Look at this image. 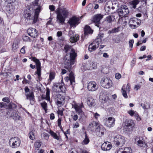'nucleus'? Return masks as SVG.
<instances>
[{
	"instance_id": "774afa93",
	"label": "nucleus",
	"mask_w": 153,
	"mask_h": 153,
	"mask_svg": "<svg viewBox=\"0 0 153 153\" xmlns=\"http://www.w3.org/2000/svg\"><path fill=\"white\" fill-rule=\"evenodd\" d=\"M54 115L53 113H51L50 115V118L51 120H53L54 119Z\"/></svg>"
},
{
	"instance_id": "bf43d9fd",
	"label": "nucleus",
	"mask_w": 153,
	"mask_h": 153,
	"mask_svg": "<svg viewBox=\"0 0 153 153\" xmlns=\"http://www.w3.org/2000/svg\"><path fill=\"white\" fill-rule=\"evenodd\" d=\"M26 48V47L25 46L23 47L21 49L20 52H21L23 53L24 54L25 53V49Z\"/></svg>"
},
{
	"instance_id": "cd10ccee",
	"label": "nucleus",
	"mask_w": 153,
	"mask_h": 153,
	"mask_svg": "<svg viewBox=\"0 0 153 153\" xmlns=\"http://www.w3.org/2000/svg\"><path fill=\"white\" fill-rule=\"evenodd\" d=\"M11 117L15 120V121L21 120V117L19 115L17 112H13L11 114Z\"/></svg>"
},
{
	"instance_id": "9d476101",
	"label": "nucleus",
	"mask_w": 153,
	"mask_h": 153,
	"mask_svg": "<svg viewBox=\"0 0 153 153\" xmlns=\"http://www.w3.org/2000/svg\"><path fill=\"white\" fill-rule=\"evenodd\" d=\"M99 99L100 101L103 103H105L108 101V97L107 92L105 90H101L100 93Z\"/></svg>"
},
{
	"instance_id": "69168bd1",
	"label": "nucleus",
	"mask_w": 153,
	"mask_h": 153,
	"mask_svg": "<svg viewBox=\"0 0 153 153\" xmlns=\"http://www.w3.org/2000/svg\"><path fill=\"white\" fill-rule=\"evenodd\" d=\"M74 128H77L79 127V124L76 122L75 123L74 125Z\"/></svg>"
},
{
	"instance_id": "72a5a7b5",
	"label": "nucleus",
	"mask_w": 153,
	"mask_h": 153,
	"mask_svg": "<svg viewBox=\"0 0 153 153\" xmlns=\"http://www.w3.org/2000/svg\"><path fill=\"white\" fill-rule=\"evenodd\" d=\"M103 37V34H99L97 36V38L95 40V42H96V43H99L100 44L102 42V38Z\"/></svg>"
},
{
	"instance_id": "b1692460",
	"label": "nucleus",
	"mask_w": 153,
	"mask_h": 153,
	"mask_svg": "<svg viewBox=\"0 0 153 153\" xmlns=\"http://www.w3.org/2000/svg\"><path fill=\"white\" fill-rule=\"evenodd\" d=\"M111 148V145L110 143L108 142L103 143L101 146V149L104 151H108L110 150Z\"/></svg>"
},
{
	"instance_id": "3c124183",
	"label": "nucleus",
	"mask_w": 153,
	"mask_h": 153,
	"mask_svg": "<svg viewBox=\"0 0 153 153\" xmlns=\"http://www.w3.org/2000/svg\"><path fill=\"white\" fill-rule=\"evenodd\" d=\"M134 117L137 121H140L141 120V118L139 117L138 113H135Z\"/></svg>"
},
{
	"instance_id": "a211bd4d",
	"label": "nucleus",
	"mask_w": 153,
	"mask_h": 153,
	"mask_svg": "<svg viewBox=\"0 0 153 153\" xmlns=\"http://www.w3.org/2000/svg\"><path fill=\"white\" fill-rule=\"evenodd\" d=\"M137 145L140 147H145L146 146V143L142 137H137L135 140Z\"/></svg>"
},
{
	"instance_id": "49530a36",
	"label": "nucleus",
	"mask_w": 153,
	"mask_h": 153,
	"mask_svg": "<svg viewBox=\"0 0 153 153\" xmlns=\"http://www.w3.org/2000/svg\"><path fill=\"white\" fill-rule=\"evenodd\" d=\"M29 137L32 140L35 139V135L33 131H31L29 133Z\"/></svg>"
},
{
	"instance_id": "79ce46f5",
	"label": "nucleus",
	"mask_w": 153,
	"mask_h": 153,
	"mask_svg": "<svg viewBox=\"0 0 153 153\" xmlns=\"http://www.w3.org/2000/svg\"><path fill=\"white\" fill-rule=\"evenodd\" d=\"M41 105L45 111L46 112L47 110V103L45 102H44L41 103Z\"/></svg>"
},
{
	"instance_id": "4be33fe9",
	"label": "nucleus",
	"mask_w": 153,
	"mask_h": 153,
	"mask_svg": "<svg viewBox=\"0 0 153 153\" xmlns=\"http://www.w3.org/2000/svg\"><path fill=\"white\" fill-rule=\"evenodd\" d=\"M100 124L97 122L93 121L90 123L88 126L90 130L93 132H95L99 126Z\"/></svg>"
},
{
	"instance_id": "473e14b6",
	"label": "nucleus",
	"mask_w": 153,
	"mask_h": 153,
	"mask_svg": "<svg viewBox=\"0 0 153 153\" xmlns=\"http://www.w3.org/2000/svg\"><path fill=\"white\" fill-rule=\"evenodd\" d=\"M49 133L54 139H56L58 140H59L60 137L58 136L57 134L53 131L51 130H50Z\"/></svg>"
},
{
	"instance_id": "603ef678",
	"label": "nucleus",
	"mask_w": 153,
	"mask_h": 153,
	"mask_svg": "<svg viewBox=\"0 0 153 153\" xmlns=\"http://www.w3.org/2000/svg\"><path fill=\"white\" fill-rule=\"evenodd\" d=\"M137 112L136 111H134L132 110H129L128 111V113L131 116H134L135 114V113H137Z\"/></svg>"
},
{
	"instance_id": "e433bc0d",
	"label": "nucleus",
	"mask_w": 153,
	"mask_h": 153,
	"mask_svg": "<svg viewBox=\"0 0 153 153\" xmlns=\"http://www.w3.org/2000/svg\"><path fill=\"white\" fill-rule=\"evenodd\" d=\"M114 19L113 16H109L106 18L105 21L108 23H111L113 21V19Z\"/></svg>"
},
{
	"instance_id": "7ed1b4c3",
	"label": "nucleus",
	"mask_w": 153,
	"mask_h": 153,
	"mask_svg": "<svg viewBox=\"0 0 153 153\" xmlns=\"http://www.w3.org/2000/svg\"><path fill=\"white\" fill-rule=\"evenodd\" d=\"M56 14L57 21L63 24L66 19L68 17L69 12L66 8L58 7L56 10Z\"/></svg>"
},
{
	"instance_id": "c9c22d12",
	"label": "nucleus",
	"mask_w": 153,
	"mask_h": 153,
	"mask_svg": "<svg viewBox=\"0 0 153 153\" xmlns=\"http://www.w3.org/2000/svg\"><path fill=\"white\" fill-rule=\"evenodd\" d=\"M89 142V140L88 138L87 135L85 134V138L82 142L81 144L84 145L87 144Z\"/></svg>"
},
{
	"instance_id": "09e8293b",
	"label": "nucleus",
	"mask_w": 153,
	"mask_h": 153,
	"mask_svg": "<svg viewBox=\"0 0 153 153\" xmlns=\"http://www.w3.org/2000/svg\"><path fill=\"white\" fill-rule=\"evenodd\" d=\"M22 38L24 41L27 42L30 41V38L26 35H23L22 36Z\"/></svg>"
},
{
	"instance_id": "393cba45",
	"label": "nucleus",
	"mask_w": 153,
	"mask_h": 153,
	"mask_svg": "<svg viewBox=\"0 0 153 153\" xmlns=\"http://www.w3.org/2000/svg\"><path fill=\"white\" fill-rule=\"evenodd\" d=\"M100 43L98 42H95V40L93 42L90 44L88 47V50L90 51H92L96 49L99 46Z\"/></svg>"
},
{
	"instance_id": "4d7b16f0",
	"label": "nucleus",
	"mask_w": 153,
	"mask_h": 153,
	"mask_svg": "<svg viewBox=\"0 0 153 153\" xmlns=\"http://www.w3.org/2000/svg\"><path fill=\"white\" fill-rule=\"evenodd\" d=\"M134 42V40H131L129 41V43L130 47L131 48L132 47Z\"/></svg>"
},
{
	"instance_id": "ea45409f",
	"label": "nucleus",
	"mask_w": 153,
	"mask_h": 153,
	"mask_svg": "<svg viewBox=\"0 0 153 153\" xmlns=\"http://www.w3.org/2000/svg\"><path fill=\"white\" fill-rule=\"evenodd\" d=\"M42 142L39 140H37L34 143V146L35 148H39L42 144Z\"/></svg>"
},
{
	"instance_id": "5fc2aeb1",
	"label": "nucleus",
	"mask_w": 153,
	"mask_h": 153,
	"mask_svg": "<svg viewBox=\"0 0 153 153\" xmlns=\"http://www.w3.org/2000/svg\"><path fill=\"white\" fill-rule=\"evenodd\" d=\"M2 101L4 102H10V100L8 97H5L2 99Z\"/></svg>"
},
{
	"instance_id": "412c9836",
	"label": "nucleus",
	"mask_w": 153,
	"mask_h": 153,
	"mask_svg": "<svg viewBox=\"0 0 153 153\" xmlns=\"http://www.w3.org/2000/svg\"><path fill=\"white\" fill-rule=\"evenodd\" d=\"M0 107L1 108H5L10 111L16 108V104L13 103H10L9 105H7L6 103L2 102L0 103Z\"/></svg>"
},
{
	"instance_id": "c756f323",
	"label": "nucleus",
	"mask_w": 153,
	"mask_h": 153,
	"mask_svg": "<svg viewBox=\"0 0 153 153\" xmlns=\"http://www.w3.org/2000/svg\"><path fill=\"white\" fill-rule=\"evenodd\" d=\"M25 95L27 100H28L30 101L34 100V96L33 92H30L29 94H26Z\"/></svg>"
},
{
	"instance_id": "f03ea898",
	"label": "nucleus",
	"mask_w": 153,
	"mask_h": 153,
	"mask_svg": "<svg viewBox=\"0 0 153 153\" xmlns=\"http://www.w3.org/2000/svg\"><path fill=\"white\" fill-rule=\"evenodd\" d=\"M30 9L33 10L31 8L26 10L25 11V17L29 19V20L30 21L29 22L30 24H33L37 22L39 13L41 10V7L40 6H39L35 10L34 16H31L32 14L33 13V11H31Z\"/></svg>"
},
{
	"instance_id": "0e129e2a",
	"label": "nucleus",
	"mask_w": 153,
	"mask_h": 153,
	"mask_svg": "<svg viewBox=\"0 0 153 153\" xmlns=\"http://www.w3.org/2000/svg\"><path fill=\"white\" fill-rule=\"evenodd\" d=\"M72 118L74 120L76 121L78 119V117L77 115L75 114L73 117Z\"/></svg>"
},
{
	"instance_id": "58836bf2",
	"label": "nucleus",
	"mask_w": 153,
	"mask_h": 153,
	"mask_svg": "<svg viewBox=\"0 0 153 153\" xmlns=\"http://www.w3.org/2000/svg\"><path fill=\"white\" fill-rule=\"evenodd\" d=\"M58 98H59V99H57V103L58 104H61L62 103V102L64 100V97H63V96L61 95H58Z\"/></svg>"
},
{
	"instance_id": "423d86ee",
	"label": "nucleus",
	"mask_w": 153,
	"mask_h": 153,
	"mask_svg": "<svg viewBox=\"0 0 153 153\" xmlns=\"http://www.w3.org/2000/svg\"><path fill=\"white\" fill-rule=\"evenodd\" d=\"M63 83H55L52 87L53 90L56 92H65L66 90L65 86Z\"/></svg>"
},
{
	"instance_id": "2f4dec72",
	"label": "nucleus",
	"mask_w": 153,
	"mask_h": 153,
	"mask_svg": "<svg viewBox=\"0 0 153 153\" xmlns=\"http://www.w3.org/2000/svg\"><path fill=\"white\" fill-rule=\"evenodd\" d=\"M126 127H131L132 128L134 126V123L133 120H128L126 123Z\"/></svg>"
},
{
	"instance_id": "6e6d98bb",
	"label": "nucleus",
	"mask_w": 153,
	"mask_h": 153,
	"mask_svg": "<svg viewBox=\"0 0 153 153\" xmlns=\"http://www.w3.org/2000/svg\"><path fill=\"white\" fill-rule=\"evenodd\" d=\"M121 75L119 73H117L115 74V78L117 79H119L121 78Z\"/></svg>"
},
{
	"instance_id": "8fccbe9b",
	"label": "nucleus",
	"mask_w": 153,
	"mask_h": 153,
	"mask_svg": "<svg viewBox=\"0 0 153 153\" xmlns=\"http://www.w3.org/2000/svg\"><path fill=\"white\" fill-rule=\"evenodd\" d=\"M55 73L54 72H51L49 75V79L50 81H51L54 78Z\"/></svg>"
},
{
	"instance_id": "e2e57ef3",
	"label": "nucleus",
	"mask_w": 153,
	"mask_h": 153,
	"mask_svg": "<svg viewBox=\"0 0 153 153\" xmlns=\"http://www.w3.org/2000/svg\"><path fill=\"white\" fill-rule=\"evenodd\" d=\"M141 88L140 85H136L135 86L134 89L136 90L139 89Z\"/></svg>"
},
{
	"instance_id": "a19ab883",
	"label": "nucleus",
	"mask_w": 153,
	"mask_h": 153,
	"mask_svg": "<svg viewBox=\"0 0 153 153\" xmlns=\"http://www.w3.org/2000/svg\"><path fill=\"white\" fill-rule=\"evenodd\" d=\"M50 90L49 89L47 88L46 93V99L48 101L50 100Z\"/></svg>"
},
{
	"instance_id": "de8ad7c7",
	"label": "nucleus",
	"mask_w": 153,
	"mask_h": 153,
	"mask_svg": "<svg viewBox=\"0 0 153 153\" xmlns=\"http://www.w3.org/2000/svg\"><path fill=\"white\" fill-rule=\"evenodd\" d=\"M111 7L109 6L108 4H106L105 7V10L106 12L107 13H109V12L110 10Z\"/></svg>"
},
{
	"instance_id": "4468645a",
	"label": "nucleus",
	"mask_w": 153,
	"mask_h": 153,
	"mask_svg": "<svg viewBox=\"0 0 153 153\" xmlns=\"http://www.w3.org/2000/svg\"><path fill=\"white\" fill-rule=\"evenodd\" d=\"M130 89V86L128 83L126 85H123V86L121 88V92L122 95L125 98H128L127 93H129Z\"/></svg>"
},
{
	"instance_id": "1a4fd4ad",
	"label": "nucleus",
	"mask_w": 153,
	"mask_h": 153,
	"mask_svg": "<svg viewBox=\"0 0 153 153\" xmlns=\"http://www.w3.org/2000/svg\"><path fill=\"white\" fill-rule=\"evenodd\" d=\"M125 137L120 135H116L114 138V143L117 146L124 144L125 142Z\"/></svg>"
},
{
	"instance_id": "6ab92c4d",
	"label": "nucleus",
	"mask_w": 153,
	"mask_h": 153,
	"mask_svg": "<svg viewBox=\"0 0 153 153\" xmlns=\"http://www.w3.org/2000/svg\"><path fill=\"white\" fill-rule=\"evenodd\" d=\"M75 76L73 72H71L69 74V76H66L65 78V81L68 82L69 80L70 81V84L72 85H75Z\"/></svg>"
},
{
	"instance_id": "f257e3e1",
	"label": "nucleus",
	"mask_w": 153,
	"mask_h": 153,
	"mask_svg": "<svg viewBox=\"0 0 153 153\" xmlns=\"http://www.w3.org/2000/svg\"><path fill=\"white\" fill-rule=\"evenodd\" d=\"M65 49L66 52L70 51V57L68 59L65 57L64 62V68L68 69L69 71H71V66L74 64L76 56V53H75L74 49L72 48L68 45H65Z\"/></svg>"
},
{
	"instance_id": "f704fd0d",
	"label": "nucleus",
	"mask_w": 153,
	"mask_h": 153,
	"mask_svg": "<svg viewBox=\"0 0 153 153\" xmlns=\"http://www.w3.org/2000/svg\"><path fill=\"white\" fill-rule=\"evenodd\" d=\"M7 14H12L14 12V10L12 5L10 7H7L6 9Z\"/></svg>"
},
{
	"instance_id": "864d4df0",
	"label": "nucleus",
	"mask_w": 153,
	"mask_h": 153,
	"mask_svg": "<svg viewBox=\"0 0 153 153\" xmlns=\"http://www.w3.org/2000/svg\"><path fill=\"white\" fill-rule=\"evenodd\" d=\"M42 135L45 139L47 140H48L49 137V135L47 133L44 132L42 133Z\"/></svg>"
},
{
	"instance_id": "9b49d317",
	"label": "nucleus",
	"mask_w": 153,
	"mask_h": 153,
	"mask_svg": "<svg viewBox=\"0 0 153 153\" xmlns=\"http://www.w3.org/2000/svg\"><path fill=\"white\" fill-rule=\"evenodd\" d=\"M103 15L101 13L95 15L93 16L92 19V21L95 23L96 26L99 27L100 22L103 18Z\"/></svg>"
},
{
	"instance_id": "7c9ffc66",
	"label": "nucleus",
	"mask_w": 153,
	"mask_h": 153,
	"mask_svg": "<svg viewBox=\"0 0 153 153\" xmlns=\"http://www.w3.org/2000/svg\"><path fill=\"white\" fill-rule=\"evenodd\" d=\"M79 36L77 34L71 36L70 39V42H75L77 41L79 39Z\"/></svg>"
},
{
	"instance_id": "680f3d73",
	"label": "nucleus",
	"mask_w": 153,
	"mask_h": 153,
	"mask_svg": "<svg viewBox=\"0 0 153 153\" xmlns=\"http://www.w3.org/2000/svg\"><path fill=\"white\" fill-rule=\"evenodd\" d=\"M141 106H142V108L145 110H147L148 109L147 108L146 105L144 103H142L141 104Z\"/></svg>"
},
{
	"instance_id": "37998d69",
	"label": "nucleus",
	"mask_w": 153,
	"mask_h": 153,
	"mask_svg": "<svg viewBox=\"0 0 153 153\" xmlns=\"http://www.w3.org/2000/svg\"><path fill=\"white\" fill-rule=\"evenodd\" d=\"M19 48V46L18 45V44L17 43H13L12 46V50L14 51L15 52L16 49Z\"/></svg>"
},
{
	"instance_id": "13d9d810",
	"label": "nucleus",
	"mask_w": 153,
	"mask_h": 153,
	"mask_svg": "<svg viewBox=\"0 0 153 153\" xmlns=\"http://www.w3.org/2000/svg\"><path fill=\"white\" fill-rule=\"evenodd\" d=\"M100 115L97 113H94V117L95 118L96 120H97L98 118L100 117Z\"/></svg>"
},
{
	"instance_id": "c85d7f7f",
	"label": "nucleus",
	"mask_w": 153,
	"mask_h": 153,
	"mask_svg": "<svg viewBox=\"0 0 153 153\" xmlns=\"http://www.w3.org/2000/svg\"><path fill=\"white\" fill-rule=\"evenodd\" d=\"M94 100L92 97H89L87 100V104L89 106L94 105Z\"/></svg>"
},
{
	"instance_id": "ddd939ff",
	"label": "nucleus",
	"mask_w": 153,
	"mask_h": 153,
	"mask_svg": "<svg viewBox=\"0 0 153 153\" xmlns=\"http://www.w3.org/2000/svg\"><path fill=\"white\" fill-rule=\"evenodd\" d=\"M115 121V119L114 117H109L104 120L105 125L108 127L111 128L114 126Z\"/></svg>"
},
{
	"instance_id": "39448f33",
	"label": "nucleus",
	"mask_w": 153,
	"mask_h": 153,
	"mask_svg": "<svg viewBox=\"0 0 153 153\" xmlns=\"http://www.w3.org/2000/svg\"><path fill=\"white\" fill-rule=\"evenodd\" d=\"M21 142L20 138L17 137H14L9 140V144L10 146L12 148H16L19 146Z\"/></svg>"
},
{
	"instance_id": "20e7f679",
	"label": "nucleus",
	"mask_w": 153,
	"mask_h": 153,
	"mask_svg": "<svg viewBox=\"0 0 153 153\" xmlns=\"http://www.w3.org/2000/svg\"><path fill=\"white\" fill-rule=\"evenodd\" d=\"M32 60L35 62L36 65L37 71L36 72L37 75L38 81H40L42 79V78L41 76V63L39 60L36 59L35 57H31Z\"/></svg>"
},
{
	"instance_id": "2eb2a0df",
	"label": "nucleus",
	"mask_w": 153,
	"mask_h": 153,
	"mask_svg": "<svg viewBox=\"0 0 153 153\" xmlns=\"http://www.w3.org/2000/svg\"><path fill=\"white\" fill-rule=\"evenodd\" d=\"M79 18L74 16L71 18L68 21V23L71 28L74 27L79 23Z\"/></svg>"
},
{
	"instance_id": "052dcab7",
	"label": "nucleus",
	"mask_w": 153,
	"mask_h": 153,
	"mask_svg": "<svg viewBox=\"0 0 153 153\" xmlns=\"http://www.w3.org/2000/svg\"><path fill=\"white\" fill-rule=\"evenodd\" d=\"M49 9L51 11H53L55 10V6L53 5H51L49 6Z\"/></svg>"
},
{
	"instance_id": "f3484780",
	"label": "nucleus",
	"mask_w": 153,
	"mask_h": 153,
	"mask_svg": "<svg viewBox=\"0 0 153 153\" xmlns=\"http://www.w3.org/2000/svg\"><path fill=\"white\" fill-rule=\"evenodd\" d=\"M73 107L75 109L76 112L78 114H81L82 116H81L80 118L79 119L80 120L82 119V117L83 115H84V112L82 111V105H78L77 104H74L72 105Z\"/></svg>"
},
{
	"instance_id": "aec40b11",
	"label": "nucleus",
	"mask_w": 153,
	"mask_h": 153,
	"mask_svg": "<svg viewBox=\"0 0 153 153\" xmlns=\"http://www.w3.org/2000/svg\"><path fill=\"white\" fill-rule=\"evenodd\" d=\"M95 132L97 135L100 137L104 135L106 132V130L100 124L98 126Z\"/></svg>"
},
{
	"instance_id": "0eeeda50",
	"label": "nucleus",
	"mask_w": 153,
	"mask_h": 153,
	"mask_svg": "<svg viewBox=\"0 0 153 153\" xmlns=\"http://www.w3.org/2000/svg\"><path fill=\"white\" fill-rule=\"evenodd\" d=\"M101 86L104 88H109L112 85V82L111 80L107 77H103L100 82Z\"/></svg>"
},
{
	"instance_id": "a18cd8bd",
	"label": "nucleus",
	"mask_w": 153,
	"mask_h": 153,
	"mask_svg": "<svg viewBox=\"0 0 153 153\" xmlns=\"http://www.w3.org/2000/svg\"><path fill=\"white\" fill-rule=\"evenodd\" d=\"M120 27H118L116 28H114L112 29L111 31H109L110 32V33H117L120 31Z\"/></svg>"
},
{
	"instance_id": "f8f14e48",
	"label": "nucleus",
	"mask_w": 153,
	"mask_h": 153,
	"mask_svg": "<svg viewBox=\"0 0 153 153\" xmlns=\"http://www.w3.org/2000/svg\"><path fill=\"white\" fill-rule=\"evenodd\" d=\"M118 13L120 16L126 17V15L129 13V10L127 7L125 5H122L120 8L118 10Z\"/></svg>"
},
{
	"instance_id": "338daca9",
	"label": "nucleus",
	"mask_w": 153,
	"mask_h": 153,
	"mask_svg": "<svg viewBox=\"0 0 153 153\" xmlns=\"http://www.w3.org/2000/svg\"><path fill=\"white\" fill-rule=\"evenodd\" d=\"M57 36L58 37H60L62 35V32L61 31H58L57 33Z\"/></svg>"
},
{
	"instance_id": "4c0bfd02",
	"label": "nucleus",
	"mask_w": 153,
	"mask_h": 153,
	"mask_svg": "<svg viewBox=\"0 0 153 153\" xmlns=\"http://www.w3.org/2000/svg\"><path fill=\"white\" fill-rule=\"evenodd\" d=\"M139 2V1L138 0H134L131 2L130 3L133 6V8H135L136 5L138 4Z\"/></svg>"
},
{
	"instance_id": "dca6fc26",
	"label": "nucleus",
	"mask_w": 153,
	"mask_h": 153,
	"mask_svg": "<svg viewBox=\"0 0 153 153\" xmlns=\"http://www.w3.org/2000/svg\"><path fill=\"white\" fill-rule=\"evenodd\" d=\"M87 88L89 91H94L97 90L98 85L94 82H90L88 84Z\"/></svg>"
},
{
	"instance_id": "5701e85b",
	"label": "nucleus",
	"mask_w": 153,
	"mask_h": 153,
	"mask_svg": "<svg viewBox=\"0 0 153 153\" xmlns=\"http://www.w3.org/2000/svg\"><path fill=\"white\" fill-rule=\"evenodd\" d=\"M28 35L32 37L35 38L38 35V33L37 30L33 28H30L27 30Z\"/></svg>"
},
{
	"instance_id": "bb28decb",
	"label": "nucleus",
	"mask_w": 153,
	"mask_h": 153,
	"mask_svg": "<svg viewBox=\"0 0 153 153\" xmlns=\"http://www.w3.org/2000/svg\"><path fill=\"white\" fill-rule=\"evenodd\" d=\"M93 30L91 29L89 26L86 25L84 28V34L85 36L93 33Z\"/></svg>"
},
{
	"instance_id": "6e6552de",
	"label": "nucleus",
	"mask_w": 153,
	"mask_h": 153,
	"mask_svg": "<svg viewBox=\"0 0 153 153\" xmlns=\"http://www.w3.org/2000/svg\"><path fill=\"white\" fill-rule=\"evenodd\" d=\"M141 23L140 20L137 18L131 19L129 21L130 27L133 29H134L138 27Z\"/></svg>"
},
{
	"instance_id": "a878e982",
	"label": "nucleus",
	"mask_w": 153,
	"mask_h": 153,
	"mask_svg": "<svg viewBox=\"0 0 153 153\" xmlns=\"http://www.w3.org/2000/svg\"><path fill=\"white\" fill-rule=\"evenodd\" d=\"M132 150L130 147L121 148L117 151V153H131Z\"/></svg>"
},
{
	"instance_id": "c03bdc74",
	"label": "nucleus",
	"mask_w": 153,
	"mask_h": 153,
	"mask_svg": "<svg viewBox=\"0 0 153 153\" xmlns=\"http://www.w3.org/2000/svg\"><path fill=\"white\" fill-rule=\"evenodd\" d=\"M90 67L88 68L89 70H92L94 69L96 67V64L94 62H92V63L90 64Z\"/></svg>"
}]
</instances>
